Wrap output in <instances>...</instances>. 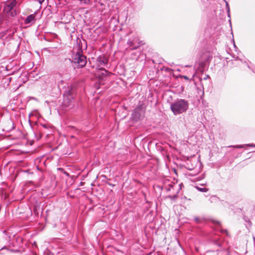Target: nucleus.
Segmentation results:
<instances>
[{
	"label": "nucleus",
	"mask_w": 255,
	"mask_h": 255,
	"mask_svg": "<svg viewBox=\"0 0 255 255\" xmlns=\"http://www.w3.org/2000/svg\"><path fill=\"white\" fill-rule=\"evenodd\" d=\"M188 107V102L185 99H177L170 104V109L175 116L185 112Z\"/></svg>",
	"instance_id": "1"
},
{
	"label": "nucleus",
	"mask_w": 255,
	"mask_h": 255,
	"mask_svg": "<svg viewBox=\"0 0 255 255\" xmlns=\"http://www.w3.org/2000/svg\"><path fill=\"white\" fill-rule=\"evenodd\" d=\"M63 101L62 106L64 108H70L73 105V97L72 94L71 89L68 88V89L63 94Z\"/></svg>",
	"instance_id": "2"
},
{
	"label": "nucleus",
	"mask_w": 255,
	"mask_h": 255,
	"mask_svg": "<svg viewBox=\"0 0 255 255\" xmlns=\"http://www.w3.org/2000/svg\"><path fill=\"white\" fill-rule=\"evenodd\" d=\"M145 110L142 105L137 106L134 110L131 115L132 120L137 122L144 117Z\"/></svg>",
	"instance_id": "3"
},
{
	"label": "nucleus",
	"mask_w": 255,
	"mask_h": 255,
	"mask_svg": "<svg viewBox=\"0 0 255 255\" xmlns=\"http://www.w3.org/2000/svg\"><path fill=\"white\" fill-rule=\"evenodd\" d=\"M73 61L78 64L80 67H83L87 63L86 57L79 53L74 54L72 57Z\"/></svg>",
	"instance_id": "4"
},
{
	"label": "nucleus",
	"mask_w": 255,
	"mask_h": 255,
	"mask_svg": "<svg viewBox=\"0 0 255 255\" xmlns=\"http://www.w3.org/2000/svg\"><path fill=\"white\" fill-rule=\"evenodd\" d=\"M210 58L211 56L208 53H204L203 55L202 56V59L200 61L199 66L198 67V70L200 72H204L205 66L207 64V63L209 62Z\"/></svg>",
	"instance_id": "5"
},
{
	"label": "nucleus",
	"mask_w": 255,
	"mask_h": 255,
	"mask_svg": "<svg viewBox=\"0 0 255 255\" xmlns=\"http://www.w3.org/2000/svg\"><path fill=\"white\" fill-rule=\"evenodd\" d=\"M15 0H7L4 7V11H6V12H8L13 9L14 7L15 6Z\"/></svg>",
	"instance_id": "6"
},
{
	"label": "nucleus",
	"mask_w": 255,
	"mask_h": 255,
	"mask_svg": "<svg viewBox=\"0 0 255 255\" xmlns=\"http://www.w3.org/2000/svg\"><path fill=\"white\" fill-rule=\"evenodd\" d=\"M165 189L167 191H171L172 193L176 191V194H178L180 190L179 186L176 184H169L165 187Z\"/></svg>",
	"instance_id": "7"
},
{
	"label": "nucleus",
	"mask_w": 255,
	"mask_h": 255,
	"mask_svg": "<svg viewBox=\"0 0 255 255\" xmlns=\"http://www.w3.org/2000/svg\"><path fill=\"white\" fill-rule=\"evenodd\" d=\"M35 14L34 13L28 15L25 19L24 22L25 24H32L35 21Z\"/></svg>",
	"instance_id": "8"
},
{
	"label": "nucleus",
	"mask_w": 255,
	"mask_h": 255,
	"mask_svg": "<svg viewBox=\"0 0 255 255\" xmlns=\"http://www.w3.org/2000/svg\"><path fill=\"white\" fill-rule=\"evenodd\" d=\"M97 61L100 65H105L108 63V60L103 56H99Z\"/></svg>",
	"instance_id": "9"
},
{
	"label": "nucleus",
	"mask_w": 255,
	"mask_h": 255,
	"mask_svg": "<svg viewBox=\"0 0 255 255\" xmlns=\"http://www.w3.org/2000/svg\"><path fill=\"white\" fill-rule=\"evenodd\" d=\"M134 40L135 42V44L136 46H134L133 48H131V50H134L138 48L139 46L143 45V42L142 41H140L138 37H135L134 38Z\"/></svg>",
	"instance_id": "10"
},
{
	"label": "nucleus",
	"mask_w": 255,
	"mask_h": 255,
	"mask_svg": "<svg viewBox=\"0 0 255 255\" xmlns=\"http://www.w3.org/2000/svg\"><path fill=\"white\" fill-rule=\"evenodd\" d=\"M127 43H128V45L129 47H131L132 48H133L134 46H136V45L135 44L134 38L133 39H128Z\"/></svg>",
	"instance_id": "11"
},
{
	"label": "nucleus",
	"mask_w": 255,
	"mask_h": 255,
	"mask_svg": "<svg viewBox=\"0 0 255 255\" xmlns=\"http://www.w3.org/2000/svg\"><path fill=\"white\" fill-rule=\"evenodd\" d=\"M173 195H169L167 197V198H169L171 200H175L177 197V194H176V191L172 192Z\"/></svg>",
	"instance_id": "12"
},
{
	"label": "nucleus",
	"mask_w": 255,
	"mask_h": 255,
	"mask_svg": "<svg viewBox=\"0 0 255 255\" xmlns=\"http://www.w3.org/2000/svg\"><path fill=\"white\" fill-rule=\"evenodd\" d=\"M245 146H253V145L251 144H246V145H234V146H230L229 147H233L237 148H244Z\"/></svg>",
	"instance_id": "13"
},
{
	"label": "nucleus",
	"mask_w": 255,
	"mask_h": 255,
	"mask_svg": "<svg viewBox=\"0 0 255 255\" xmlns=\"http://www.w3.org/2000/svg\"><path fill=\"white\" fill-rule=\"evenodd\" d=\"M198 189L200 191L204 192H207L208 190V189H207L206 188H198Z\"/></svg>",
	"instance_id": "14"
},
{
	"label": "nucleus",
	"mask_w": 255,
	"mask_h": 255,
	"mask_svg": "<svg viewBox=\"0 0 255 255\" xmlns=\"http://www.w3.org/2000/svg\"><path fill=\"white\" fill-rule=\"evenodd\" d=\"M101 71H102V74L103 75H106L107 73V71L105 69H101Z\"/></svg>",
	"instance_id": "15"
},
{
	"label": "nucleus",
	"mask_w": 255,
	"mask_h": 255,
	"mask_svg": "<svg viewBox=\"0 0 255 255\" xmlns=\"http://www.w3.org/2000/svg\"><path fill=\"white\" fill-rule=\"evenodd\" d=\"M64 84V81L61 80L58 84V86L59 88H60L61 86Z\"/></svg>",
	"instance_id": "16"
},
{
	"label": "nucleus",
	"mask_w": 255,
	"mask_h": 255,
	"mask_svg": "<svg viewBox=\"0 0 255 255\" xmlns=\"http://www.w3.org/2000/svg\"><path fill=\"white\" fill-rule=\"evenodd\" d=\"M208 78H209V76L208 75H205V76H204V78H201V80H202V79H203V80H205L208 79Z\"/></svg>",
	"instance_id": "17"
},
{
	"label": "nucleus",
	"mask_w": 255,
	"mask_h": 255,
	"mask_svg": "<svg viewBox=\"0 0 255 255\" xmlns=\"http://www.w3.org/2000/svg\"><path fill=\"white\" fill-rule=\"evenodd\" d=\"M39 3H42L45 0H38Z\"/></svg>",
	"instance_id": "18"
},
{
	"label": "nucleus",
	"mask_w": 255,
	"mask_h": 255,
	"mask_svg": "<svg viewBox=\"0 0 255 255\" xmlns=\"http://www.w3.org/2000/svg\"><path fill=\"white\" fill-rule=\"evenodd\" d=\"M224 232L225 233H226V234H227V230H225Z\"/></svg>",
	"instance_id": "19"
},
{
	"label": "nucleus",
	"mask_w": 255,
	"mask_h": 255,
	"mask_svg": "<svg viewBox=\"0 0 255 255\" xmlns=\"http://www.w3.org/2000/svg\"><path fill=\"white\" fill-rule=\"evenodd\" d=\"M184 78L185 79H187V78L186 76H185Z\"/></svg>",
	"instance_id": "20"
}]
</instances>
